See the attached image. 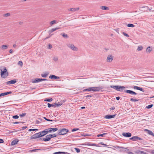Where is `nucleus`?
Masks as SVG:
<instances>
[{
  "label": "nucleus",
  "mask_w": 154,
  "mask_h": 154,
  "mask_svg": "<svg viewBox=\"0 0 154 154\" xmlns=\"http://www.w3.org/2000/svg\"><path fill=\"white\" fill-rule=\"evenodd\" d=\"M103 89V87H90L88 88H86L83 90V91H88L89 92H98Z\"/></svg>",
  "instance_id": "nucleus-1"
},
{
  "label": "nucleus",
  "mask_w": 154,
  "mask_h": 154,
  "mask_svg": "<svg viewBox=\"0 0 154 154\" xmlns=\"http://www.w3.org/2000/svg\"><path fill=\"white\" fill-rule=\"evenodd\" d=\"M41 137H43L47 134V132L45 130L39 132Z\"/></svg>",
  "instance_id": "nucleus-12"
},
{
  "label": "nucleus",
  "mask_w": 154,
  "mask_h": 154,
  "mask_svg": "<svg viewBox=\"0 0 154 154\" xmlns=\"http://www.w3.org/2000/svg\"><path fill=\"white\" fill-rule=\"evenodd\" d=\"M50 137L51 138L53 137H55L57 136V135H56L55 134H50Z\"/></svg>",
  "instance_id": "nucleus-37"
},
{
  "label": "nucleus",
  "mask_w": 154,
  "mask_h": 154,
  "mask_svg": "<svg viewBox=\"0 0 154 154\" xmlns=\"http://www.w3.org/2000/svg\"><path fill=\"white\" fill-rule=\"evenodd\" d=\"M40 82H41V79L36 78L33 79L32 80V82L34 83H37Z\"/></svg>",
  "instance_id": "nucleus-17"
},
{
  "label": "nucleus",
  "mask_w": 154,
  "mask_h": 154,
  "mask_svg": "<svg viewBox=\"0 0 154 154\" xmlns=\"http://www.w3.org/2000/svg\"><path fill=\"white\" fill-rule=\"evenodd\" d=\"M53 60L55 61H57L58 60V58L57 57H53Z\"/></svg>",
  "instance_id": "nucleus-40"
},
{
  "label": "nucleus",
  "mask_w": 154,
  "mask_h": 154,
  "mask_svg": "<svg viewBox=\"0 0 154 154\" xmlns=\"http://www.w3.org/2000/svg\"><path fill=\"white\" fill-rule=\"evenodd\" d=\"M43 118L45 119V120H46V121H50V122H52L53 121V120H50L49 119H48L47 118H46V117H43Z\"/></svg>",
  "instance_id": "nucleus-43"
},
{
  "label": "nucleus",
  "mask_w": 154,
  "mask_h": 154,
  "mask_svg": "<svg viewBox=\"0 0 154 154\" xmlns=\"http://www.w3.org/2000/svg\"><path fill=\"white\" fill-rule=\"evenodd\" d=\"M23 123V122H15L13 123L14 124H19V123Z\"/></svg>",
  "instance_id": "nucleus-58"
},
{
  "label": "nucleus",
  "mask_w": 154,
  "mask_h": 154,
  "mask_svg": "<svg viewBox=\"0 0 154 154\" xmlns=\"http://www.w3.org/2000/svg\"><path fill=\"white\" fill-rule=\"evenodd\" d=\"M120 97H116V99L117 100H119V99H120Z\"/></svg>",
  "instance_id": "nucleus-63"
},
{
  "label": "nucleus",
  "mask_w": 154,
  "mask_h": 154,
  "mask_svg": "<svg viewBox=\"0 0 154 154\" xmlns=\"http://www.w3.org/2000/svg\"><path fill=\"white\" fill-rule=\"evenodd\" d=\"M4 142L3 140L2 139H0V143H3Z\"/></svg>",
  "instance_id": "nucleus-57"
},
{
  "label": "nucleus",
  "mask_w": 154,
  "mask_h": 154,
  "mask_svg": "<svg viewBox=\"0 0 154 154\" xmlns=\"http://www.w3.org/2000/svg\"><path fill=\"white\" fill-rule=\"evenodd\" d=\"M122 135L124 137H129L131 136V134L129 132L123 133Z\"/></svg>",
  "instance_id": "nucleus-9"
},
{
  "label": "nucleus",
  "mask_w": 154,
  "mask_h": 154,
  "mask_svg": "<svg viewBox=\"0 0 154 154\" xmlns=\"http://www.w3.org/2000/svg\"><path fill=\"white\" fill-rule=\"evenodd\" d=\"M146 131H147L148 133L149 134V135H150L152 136H154V133H153L152 131H151L148 130H146Z\"/></svg>",
  "instance_id": "nucleus-27"
},
{
  "label": "nucleus",
  "mask_w": 154,
  "mask_h": 154,
  "mask_svg": "<svg viewBox=\"0 0 154 154\" xmlns=\"http://www.w3.org/2000/svg\"><path fill=\"white\" fill-rule=\"evenodd\" d=\"M110 87L117 90V85H110Z\"/></svg>",
  "instance_id": "nucleus-29"
},
{
  "label": "nucleus",
  "mask_w": 154,
  "mask_h": 154,
  "mask_svg": "<svg viewBox=\"0 0 154 154\" xmlns=\"http://www.w3.org/2000/svg\"><path fill=\"white\" fill-rule=\"evenodd\" d=\"M53 100V99L52 98L50 99H45L44 100L45 101L51 102Z\"/></svg>",
  "instance_id": "nucleus-38"
},
{
  "label": "nucleus",
  "mask_w": 154,
  "mask_h": 154,
  "mask_svg": "<svg viewBox=\"0 0 154 154\" xmlns=\"http://www.w3.org/2000/svg\"><path fill=\"white\" fill-rule=\"evenodd\" d=\"M122 34L124 35L125 36L127 37H129V35H128L127 34L125 33V32H123L122 33Z\"/></svg>",
  "instance_id": "nucleus-47"
},
{
  "label": "nucleus",
  "mask_w": 154,
  "mask_h": 154,
  "mask_svg": "<svg viewBox=\"0 0 154 154\" xmlns=\"http://www.w3.org/2000/svg\"><path fill=\"white\" fill-rule=\"evenodd\" d=\"M85 145H87L89 146H97L96 144L95 143H87L86 144H85Z\"/></svg>",
  "instance_id": "nucleus-26"
},
{
  "label": "nucleus",
  "mask_w": 154,
  "mask_h": 154,
  "mask_svg": "<svg viewBox=\"0 0 154 154\" xmlns=\"http://www.w3.org/2000/svg\"><path fill=\"white\" fill-rule=\"evenodd\" d=\"M130 140L133 141H136L137 140H142L143 139L138 137L137 136H133L130 139Z\"/></svg>",
  "instance_id": "nucleus-5"
},
{
  "label": "nucleus",
  "mask_w": 154,
  "mask_h": 154,
  "mask_svg": "<svg viewBox=\"0 0 154 154\" xmlns=\"http://www.w3.org/2000/svg\"><path fill=\"white\" fill-rule=\"evenodd\" d=\"M130 100L132 101L136 102L137 101L139 100L134 99L133 98H131Z\"/></svg>",
  "instance_id": "nucleus-42"
},
{
  "label": "nucleus",
  "mask_w": 154,
  "mask_h": 154,
  "mask_svg": "<svg viewBox=\"0 0 154 154\" xmlns=\"http://www.w3.org/2000/svg\"><path fill=\"white\" fill-rule=\"evenodd\" d=\"M58 129L56 128H50L49 131L50 133H51L52 131L54 132L58 130Z\"/></svg>",
  "instance_id": "nucleus-20"
},
{
  "label": "nucleus",
  "mask_w": 154,
  "mask_h": 154,
  "mask_svg": "<svg viewBox=\"0 0 154 154\" xmlns=\"http://www.w3.org/2000/svg\"><path fill=\"white\" fill-rule=\"evenodd\" d=\"M139 88V87H138L137 86H134L133 87V88L134 89H137L138 90V89Z\"/></svg>",
  "instance_id": "nucleus-55"
},
{
  "label": "nucleus",
  "mask_w": 154,
  "mask_h": 154,
  "mask_svg": "<svg viewBox=\"0 0 154 154\" xmlns=\"http://www.w3.org/2000/svg\"><path fill=\"white\" fill-rule=\"evenodd\" d=\"M18 64L21 66H22L23 65V62L21 61H20L18 62Z\"/></svg>",
  "instance_id": "nucleus-45"
},
{
  "label": "nucleus",
  "mask_w": 154,
  "mask_h": 154,
  "mask_svg": "<svg viewBox=\"0 0 154 154\" xmlns=\"http://www.w3.org/2000/svg\"><path fill=\"white\" fill-rule=\"evenodd\" d=\"M113 147L116 148L118 151L121 152L122 147L119 146H114Z\"/></svg>",
  "instance_id": "nucleus-19"
},
{
  "label": "nucleus",
  "mask_w": 154,
  "mask_h": 154,
  "mask_svg": "<svg viewBox=\"0 0 154 154\" xmlns=\"http://www.w3.org/2000/svg\"><path fill=\"white\" fill-rule=\"evenodd\" d=\"M106 134H107L106 133H103V134H97V137H100V136H101V137H103L104 136V135H106Z\"/></svg>",
  "instance_id": "nucleus-34"
},
{
  "label": "nucleus",
  "mask_w": 154,
  "mask_h": 154,
  "mask_svg": "<svg viewBox=\"0 0 154 154\" xmlns=\"http://www.w3.org/2000/svg\"><path fill=\"white\" fill-rule=\"evenodd\" d=\"M49 78L52 79H60V77H59L56 76L54 75H50L49 77Z\"/></svg>",
  "instance_id": "nucleus-15"
},
{
  "label": "nucleus",
  "mask_w": 154,
  "mask_h": 154,
  "mask_svg": "<svg viewBox=\"0 0 154 154\" xmlns=\"http://www.w3.org/2000/svg\"><path fill=\"white\" fill-rule=\"evenodd\" d=\"M143 49V46L141 45L139 46H138L137 50L138 51H140L142 50Z\"/></svg>",
  "instance_id": "nucleus-31"
},
{
  "label": "nucleus",
  "mask_w": 154,
  "mask_h": 154,
  "mask_svg": "<svg viewBox=\"0 0 154 154\" xmlns=\"http://www.w3.org/2000/svg\"><path fill=\"white\" fill-rule=\"evenodd\" d=\"M52 48V45L51 44H49L48 45V48L49 49H51V48Z\"/></svg>",
  "instance_id": "nucleus-56"
},
{
  "label": "nucleus",
  "mask_w": 154,
  "mask_h": 154,
  "mask_svg": "<svg viewBox=\"0 0 154 154\" xmlns=\"http://www.w3.org/2000/svg\"><path fill=\"white\" fill-rule=\"evenodd\" d=\"M128 154H134L133 153L131 152H128Z\"/></svg>",
  "instance_id": "nucleus-64"
},
{
  "label": "nucleus",
  "mask_w": 154,
  "mask_h": 154,
  "mask_svg": "<svg viewBox=\"0 0 154 154\" xmlns=\"http://www.w3.org/2000/svg\"><path fill=\"white\" fill-rule=\"evenodd\" d=\"M45 137H42L39 140L42 141H46L45 140Z\"/></svg>",
  "instance_id": "nucleus-51"
},
{
  "label": "nucleus",
  "mask_w": 154,
  "mask_h": 154,
  "mask_svg": "<svg viewBox=\"0 0 154 154\" xmlns=\"http://www.w3.org/2000/svg\"><path fill=\"white\" fill-rule=\"evenodd\" d=\"M69 131L68 129L63 128L58 131V134L60 135H64L69 132Z\"/></svg>",
  "instance_id": "nucleus-3"
},
{
  "label": "nucleus",
  "mask_w": 154,
  "mask_h": 154,
  "mask_svg": "<svg viewBox=\"0 0 154 154\" xmlns=\"http://www.w3.org/2000/svg\"><path fill=\"white\" fill-rule=\"evenodd\" d=\"M27 126H24V127H23L22 128V129L23 130H24L26 128H27Z\"/></svg>",
  "instance_id": "nucleus-60"
},
{
  "label": "nucleus",
  "mask_w": 154,
  "mask_h": 154,
  "mask_svg": "<svg viewBox=\"0 0 154 154\" xmlns=\"http://www.w3.org/2000/svg\"><path fill=\"white\" fill-rule=\"evenodd\" d=\"M138 90L140 91L143 92H144V90H143L141 88L139 87Z\"/></svg>",
  "instance_id": "nucleus-54"
},
{
  "label": "nucleus",
  "mask_w": 154,
  "mask_h": 154,
  "mask_svg": "<svg viewBox=\"0 0 154 154\" xmlns=\"http://www.w3.org/2000/svg\"><path fill=\"white\" fill-rule=\"evenodd\" d=\"M55 153V154H65V152H58L55 153Z\"/></svg>",
  "instance_id": "nucleus-52"
},
{
  "label": "nucleus",
  "mask_w": 154,
  "mask_h": 154,
  "mask_svg": "<svg viewBox=\"0 0 154 154\" xmlns=\"http://www.w3.org/2000/svg\"><path fill=\"white\" fill-rule=\"evenodd\" d=\"M116 115H106L104 116V118L106 119H110L112 118H114L115 117Z\"/></svg>",
  "instance_id": "nucleus-10"
},
{
  "label": "nucleus",
  "mask_w": 154,
  "mask_h": 154,
  "mask_svg": "<svg viewBox=\"0 0 154 154\" xmlns=\"http://www.w3.org/2000/svg\"><path fill=\"white\" fill-rule=\"evenodd\" d=\"M10 13H6V14H4L3 16L4 17H8V16H10Z\"/></svg>",
  "instance_id": "nucleus-39"
},
{
  "label": "nucleus",
  "mask_w": 154,
  "mask_h": 154,
  "mask_svg": "<svg viewBox=\"0 0 154 154\" xmlns=\"http://www.w3.org/2000/svg\"><path fill=\"white\" fill-rule=\"evenodd\" d=\"M11 91H9V92H6V94L7 95V94H11Z\"/></svg>",
  "instance_id": "nucleus-62"
},
{
  "label": "nucleus",
  "mask_w": 154,
  "mask_h": 154,
  "mask_svg": "<svg viewBox=\"0 0 154 154\" xmlns=\"http://www.w3.org/2000/svg\"><path fill=\"white\" fill-rule=\"evenodd\" d=\"M8 46L6 45H2L1 46L0 48L2 50H5L8 48Z\"/></svg>",
  "instance_id": "nucleus-18"
},
{
  "label": "nucleus",
  "mask_w": 154,
  "mask_h": 154,
  "mask_svg": "<svg viewBox=\"0 0 154 154\" xmlns=\"http://www.w3.org/2000/svg\"><path fill=\"white\" fill-rule=\"evenodd\" d=\"M50 129V128H48L47 129H46L45 130V131H46L47 132V134L48 133V132H49L50 133V131H49V130Z\"/></svg>",
  "instance_id": "nucleus-59"
},
{
  "label": "nucleus",
  "mask_w": 154,
  "mask_h": 154,
  "mask_svg": "<svg viewBox=\"0 0 154 154\" xmlns=\"http://www.w3.org/2000/svg\"><path fill=\"white\" fill-rule=\"evenodd\" d=\"M126 93L131 94L132 95H137V93L131 90H126L125 91Z\"/></svg>",
  "instance_id": "nucleus-11"
},
{
  "label": "nucleus",
  "mask_w": 154,
  "mask_h": 154,
  "mask_svg": "<svg viewBox=\"0 0 154 154\" xmlns=\"http://www.w3.org/2000/svg\"><path fill=\"white\" fill-rule=\"evenodd\" d=\"M75 150L76 152L77 153L79 152L80 151V150L79 148H75Z\"/></svg>",
  "instance_id": "nucleus-46"
},
{
  "label": "nucleus",
  "mask_w": 154,
  "mask_h": 154,
  "mask_svg": "<svg viewBox=\"0 0 154 154\" xmlns=\"http://www.w3.org/2000/svg\"><path fill=\"white\" fill-rule=\"evenodd\" d=\"M62 105V103H54V107H58L61 106Z\"/></svg>",
  "instance_id": "nucleus-30"
},
{
  "label": "nucleus",
  "mask_w": 154,
  "mask_h": 154,
  "mask_svg": "<svg viewBox=\"0 0 154 154\" xmlns=\"http://www.w3.org/2000/svg\"><path fill=\"white\" fill-rule=\"evenodd\" d=\"M1 75V77L3 78H6L8 75V73L7 70L5 67H3L2 69H0Z\"/></svg>",
  "instance_id": "nucleus-2"
},
{
  "label": "nucleus",
  "mask_w": 154,
  "mask_h": 154,
  "mask_svg": "<svg viewBox=\"0 0 154 154\" xmlns=\"http://www.w3.org/2000/svg\"><path fill=\"white\" fill-rule=\"evenodd\" d=\"M12 118L14 119H17L19 118V116L17 115H15L13 116Z\"/></svg>",
  "instance_id": "nucleus-48"
},
{
  "label": "nucleus",
  "mask_w": 154,
  "mask_h": 154,
  "mask_svg": "<svg viewBox=\"0 0 154 154\" xmlns=\"http://www.w3.org/2000/svg\"><path fill=\"white\" fill-rule=\"evenodd\" d=\"M79 9V8H72L68 9V10L70 11L75 12L76 11H78Z\"/></svg>",
  "instance_id": "nucleus-14"
},
{
  "label": "nucleus",
  "mask_w": 154,
  "mask_h": 154,
  "mask_svg": "<svg viewBox=\"0 0 154 154\" xmlns=\"http://www.w3.org/2000/svg\"><path fill=\"white\" fill-rule=\"evenodd\" d=\"M60 35L65 38H68V35L64 33H61Z\"/></svg>",
  "instance_id": "nucleus-28"
},
{
  "label": "nucleus",
  "mask_w": 154,
  "mask_h": 154,
  "mask_svg": "<svg viewBox=\"0 0 154 154\" xmlns=\"http://www.w3.org/2000/svg\"><path fill=\"white\" fill-rule=\"evenodd\" d=\"M48 108H50L51 106L54 107V103L51 104L49 103H48Z\"/></svg>",
  "instance_id": "nucleus-32"
},
{
  "label": "nucleus",
  "mask_w": 154,
  "mask_h": 154,
  "mask_svg": "<svg viewBox=\"0 0 154 154\" xmlns=\"http://www.w3.org/2000/svg\"><path fill=\"white\" fill-rule=\"evenodd\" d=\"M115 109V107H112L110 108V110H114Z\"/></svg>",
  "instance_id": "nucleus-61"
},
{
  "label": "nucleus",
  "mask_w": 154,
  "mask_h": 154,
  "mask_svg": "<svg viewBox=\"0 0 154 154\" xmlns=\"http://www.w3.org/2000/svg\"><path fill=\"white\" fill-rule=\"evenodd\" d=\"M128 27H133L134 26V25L132 24H128L127 25Z\"/></svg>",
  "instance_id": "nucleus-35"
},
{
  "label": "nucleus",
  "mask_w": 154,
  "mask_h": 154,
  "mask_svg": "<svg viewBox=\"0 0 154 154\" xmlns=\"http://www.w3.org/2000/svg\"><path fill=\"white\" fill-rule=\"evenodd\" d=\"M38 130V129H30L29 130V131H36V130Z\"/></svg>",
  "instance_id": "nucleus-49"
},
{
  "label": "nucleus",
  "mask_w": 154,
  "mask_h": 154,
  "mask_svg": "<svg viewBox=\"0 0 154 154\" xmlns=\"http://www.w3.org/2000/svg\"><path fill=\"white\" fill-rule=\"evenodd\" d=\"M45 140L46 141H47L50 140L51 139L50 136V134L48 135L45 136Z\"/></svg>",
  "instance_id": "nucleus-22"
},
{
  "label": "nucleus",
  "mask_w": 154,
  "mask_h": 154,
  "mask_svg": "<svg viewBox=\"0 0 154 154\" xmlns=\"http://www.w3.org/2000/svg\"><path fill=\"white\" fill-rule=\"evenodd\" d=\"M16 81L15 80H12L7 82L6 83L7 85L13 84L16 82Z\"/></svg>",
  "instance_id": "nucleus-16"
},
{
  "label": "nucleus",
  "mask_w": 154,
  "mask_h": 154,
  "mask_svg": "<svg viewBox=\"0 0 154 154\" xmlns=\"http://www.w3.org/2000/svg\"><path fill=\"white\" fill-rule=\"evenodd\" d=\"M41 137L39 132L36 133L32 135L30 137L31 139H35Z\"/></svg>",
  "instance_id": "nucleus-4"
},
{
  "label": "nucleus",
  "mask_w": 154,
  "mask_h": 154,
  "mask_svg": "<svg viewBox=\"0 0 154 154\" xmlns=\"http://www.w3.org/2000/svg\"><path fill=\"white\" fill-rule=\"evenodd\" d=\"M129 150V149L127 148L122 147L121 150V152H125Z\"/></svg>",
  "instance_id": "nucleus-25"
},
{
  "label": "nucleus",
  "mask_w": 154,
  "mask_h": 154,
  "mask_svg": "<svg viewBox=\"0 0 154 154\" xmlns=\"http://www.w3.org/2000/svg\"><path fill=\"white\" fill-rule=\"evenodd\" d=\"M40 149H33V150H30L29 151L31 152H35V151H38V150H39Z\"/></svg>",
  "instance_id": "nucleus-44"
},
{
  "label": "nucleus",
  "mask_w": 154,
  "mask_h": 154,
  "mask_svg": "<svg viewBox=\"0 0 154 154\" xmlns=\"http://www.w3.org/2000/svg\"><path fill=\"white\" fill-rule=\"evenodd\" d=\"M79 129V128H74L72 129V132H74V131H77Z\"/></svg>",
  "instance_id": "nucleus-53"
},
{
  "label": "nucleus",
  "mask_w": 154,
  "mask_h": 154,
  "mask_svg": "<svg viewBox=\"0 0 154 154\" xmlns=\"http://www.w3.org/2000/svg\"><path fill=\"white\" fill-rule=\"evenodd\" d=\"M26 115V113H23L20 114L19 116L20 117H23L24 116Z\"/></svg>",
  "instance_id": "nucleus-50"
},
{
  "label": "nucleus",
  "mask_w": 154,
  "mask_h": 154,
  "mask_svg": "<svg viewBox=\"0 0 154 154\" xmlns=\"http://www.w3.org/2000/svg\"><path fill=\"white\" fill-rule=\"evenodd\" d=\"M152 50L150 46L148 47L146 49V52L147 53H149Z\"/></svg>",
  "instance_id": "nucleus-24"
},
{
  "label": "nucleus",
  "mask_w": 154,
  "mask_h": 154,
  "mask_svg": "<svg viewBox=\"0 0 154 154\" xmlns=\"http://www.w3.org/2000/svg\"><path fill=\"white\" fill-rule=\"evenodd\" d=\"M56 20H52L50 22V24L51 25H53L55 23H56Z\"/></svg>",
  "instance_id": "nucleus-41"
},
{
  "label": "nucleus",
  "mask_w": 154,
  "mask_h": 154,
  "mask_svg": "<svg viewBox=\"0 0 154 154\" xmlns=\"http://www.w3.org/2000/svg\"><path fill=\"white\" fill-rule=\"evenodd\" d=\"M68 47L74 51H76L78 50L77 48L75 47L74 45L72 44H69L68 45Z\"/></svg>",
  "instance_id": "nucleus-6"
},
{
  "label": "nucleus",
  "mask_w": 154,
  "mask_h": 154,
  "mask_svg": "<svg viewBox=\"0 0 154 154\" xmlns=\"http://www.w3.org/2000/svg\"><path fill=\"white\" fill-rule=\"evenodd\" d=\"M125 87L124 86L117 85V91H122L123 90L125 89Z\"/></svg>",
  "instance_id": "nucleus-8"
},
{
  "label": "nucleus",
  "mask_w": 154,
  "mask_h": 154,
  "mask_svg": "<svg viewBox=\"0 0 154 154\" xmlns=\"http://www.w3.org/2000/svg\"><path fill=\"white\" fill-rule=\"evenodd\" d=\"M60 28V27L56 28H52L49 31V32L50 33H51L52 32H53L56 31V30H57V29H59Z\"/></svg>",
  "instance_id": "nucleus-23"
},
{
  "label": "nucleus",
  "mask_w": 154,
  "mask_h": 154,
  "mask_svg": "<svg viewBox=\"0 0 154 154\" xmlns=\"http://www.w3.org/2000/svg\"><path fill=\"white\" fill-rule=\"evenodd\" d=\"M113 58V56L111 55H109L108 56L107 58V61L108 62H110L112 60Z\"/></svg>",
  "instance_id": "nucleus-7"
},
{
  "label": "nucleus",
  "mask_w": 154,
  "mask_h": 154,
  "mask_svg": "<svg viewBox=\"0 0 154 154\" xmlns=\"http://www.w3.org/2000/svg\"><path fill=\"white\" fill-rule=\"evenodd\" d=\"M48 75V73H45L44 74H41V76L42 77L45 78Z\"/></svg>",
  "instance_id": "nucleus-33"
},
{
  "label": "nucleus",
  "mask_w": 154,
  "mask_h": 154,
  "mask_svg": "<svg viewBox=\"0 0 154 154\" xmlns=\"http://www.w3.org/2000/svg\"><path fill=\"white\" fill-rule=\"evenodd\" d=\"M100 8L103 10H109V9L108 7L105 6H101L100 7Z\"/></svg>",
  "instance_id": "nucleus-21"
},
{
  "label": "nucleus",
  "mask_w": 154,
  "mask_h": 154,
  "mask_svg": "<svg viewBox=\"0 0 154 154\" xmlns=\"http://www.w3.org/2000/svg\"><path fill=\"white\" fill-rule=\"evenodd\" d=\"M153 106V104H150L148 105V106H146V108L147 109H150L151 108H152Z\"/></svg>",
  "instance_id": "nucleus-36"
},
{
  "label": "nucleus",
  "mask_w": 154,
  "mask_h": 154,
  "mask_svg": "<svg viewBox=\"0 0 154 154\" xmlns=\"http://www.w3.org/2000/svg\"><path fill=\"white\" fill-rule=\"evenodd\" d=\"M19 140L17 139H15L13 140L11 143V145L12 146L15 145L17 143Z\"/></svg>",
  "instance_id": "nucleus-13"
}]
</instances>
